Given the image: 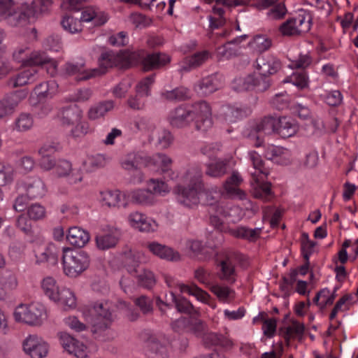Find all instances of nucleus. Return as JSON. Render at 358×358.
<instances>
[{
    "label": "nucleus",
    "instance_id": "nucleus-1",
    "mask_svg": "<svg viewBox=\"0 0 358 358\" xmlns=\"http://www.w3.org/2000/svg\"><path fill=\"white\" fill-rule=\"evenodd\" d=\"M138 60L142 61L145 71H150L169 63L170 57L169 55L162 53L148 54L144 56L141 52L129 50L120 51L117 54L112 51L105 52L101 55L99 59V67L98 69L101 71L99 76L105 73L108 68L126 67Z\"/></svg>",
    "mask_w": 358,
    "mask_h": 358
},
{
    "label": "nucleus",
    "instance_id": "nucleus-2",
    "mask_svg": "<svg viewBox=\"0 0 358 358\" xmlns=\"http://www.w3.org/2000/svg\"><path fill=\"white\" fill-rule=\"evenodd\" d=\"M201 178L202 171L198 166L191 167L182 176L185 185H178L175 189L179 203L187 208L198 205L199 194L204 189Z\"/></svg>",
    "mask_w": 358,
    "mask_h": 358
},
{
    "label": "nucleus",
    "instance_id": "nucleus-3",
    "mask_svg": "<svg viewBox=\"0 0 358 358\" xmlns=\"http://www.w3.org/2000/svg\"><path fill=\"white\" fill-rule=\"evenodd\" d=\"M249 156L253 165V171H250L252 194L255 197L266 201L272 194L271 183L265 181L269 171L264 166L262 157L257 152H250Z\"/></svg>",
    "mask_w": 358,
    "mask_h": 358
},
{
    "label": "nucleus",
    "instance_id": "nucleus-4",
    "mask_svg": "<svg viewBox=\"0 0 358 358\" xmlns=\"http://www.w3.org/2000/svg\"><path fill=\"white\" fill-rule=\"evenodd\" d=\"M108 20L107 14L96 6H86L83 8L80 20L72 16H65L61 22L64 30L71 34L82 31V22H92L94 26H101Z\"/></svg>",
    "mask_w": 358,
    "mask_h": 358
},
{
    "label": "nucleus",
    "instance_id": "nucleus-5",
    "mask_svg": "<svg viewBox=\"0 0 358 358\" xmlns=\"http://www.w3.org/2000/svg\"><path fill=\"white\" fill-rule=\"evenodd\" d=\"M62 264L64 273L76 278L85 271L90 265V257L84 252H74L68 248H62Z\"/></svg>",
    "mask_w": 358,
    "mask_h": 358
},
{
    "label": "nucleus",
    "instance_id": "nucleus-6",
    "mask_svg": "<svg viewBox=\"0 0 358 358\" xmlns=\"http://www.w3.org/2000/svg\"><path fill=\"white\" fill-rule=\"evenodd\" d=\"M312 21L311 13L301 9L296 15L284 22L279 27V31L283 36H298L302 33H306L310 29Z\"/></svg>",
    "mask_w": 358,
    "mask_h": 358
},
{
    "label": "nucleus",
    "instance_id": "nucleus-7",
    "mask_svg": "<svg viewBox=\"0 0 358 358\" xmlns=\"http://www.w3.org/2000/svg\"><path fill=\"white\" fill-rule=\"evenodd\" d=\"M14 317L17 322L29 325H40L46 318L45 308L39 303L20 304L15 310Z\"/></svg>",
    "mask_w": 358,
    "mask_h": 358
},
{
    "label": "nucleus",
    "instance_id": "nucleus-8",
    "mask_svg": "<svg viewBox=\"0 0 358 358\" xmlns=\"http://www.w3.org/2000/svg\"><path fill=\"white\" fill-rule=\"evenodd\" d=\"M277 119L268 116L259 121L250 122L244 130L243 135L252 140H256L255 146H260L262 143V134L270 135L277 133Z\"/></svg>",
    "mask_w": 358,
    "mask_h": 358
},
{
    "label": "nucleus",
    "instance_id": "nucleus-9",
    "mask_svg": "<svg viewBox=\"0 0 358 358\" xmlns=\"http://www.w3.org/2000/svg\"><path fill=\"white\" fill-rule=\"evenodd\" d=\"M88 311L89 317L93 323V334H98L109 327L113 319L108 303H96Z\"/></svg>",
    "mask_w": 358,
    "mask_h": 358
},
{
    "label": "nucleus",
    "instance_id": "nucleus-10",
    "mask_svg": "<svg viewBox=\"0 0 358 358\" xmlns=\"http://www.w3.org/2000/svg\"><path fill=\"white\" fill-rule=\"evenodd\" d=\"M193 117L195 128L200 131L206 132L213 125L211 108L209 104L204 101H198L192 105L188 109Z\"/></svg>",
    "mask_w": 358,
    "mask_h": 358
},
{
    "label": "nucleus",
    "instance_id": "nucleus-11",
    "mask_svg": "<svg viewBox=\"0 0 358 358\" xmlns=\"http://www.w3.org/2000/svg\"><path fill=\"white\" fill-rule=\"evenodd\" d=\"M235 256V253L229 252L216 259L217 278L229 285H233L236 281L237 273L233 260V257Z\"/></svg>",
    "mask_w": 358,
    "mask_h": 358
},
{
    "label": "nucleus",
    "instance_id": "nucleus-12",
    "mask_svg": "<svg viewBox=\"0 0 358 358\" xmlns=\"http://www.w3.org/2000/svg\"><path fill=\"white\" fill-rule=\"evenodd\" d=\"M164 278L167 286L171 289V291L175 292L174 289H178L182 293H188L196 298L197 300L210 304V295L196 285L188 286L182 283H180L173 277L164 275Z\"/></svg>",
    "mask_w": 358,
    "mask_h": 358
},
{
    "label": "nucleus",
    "instance_id": "nucleus-13",
    "mask_svg": "<svg viewBox=\"0 0 358 358\" xmlns=\"http://www.w3.org/2000/svg\"><path fill=\"white\" fill-rule=\"evenodd\" d=\"M23 350L31 358H44L48 353V345L36 334L28 336L22 342Z\"/></svg>",
    "mask_w": 358,
    "mask_h": 358
},
{
    "label": "nucleus",
    "instance_id": "nucleus-14",
    "mask_svg": "<svg viewBox=\"0 0 358 358\" xmlns=\"http://www.w3.org/2000/svg\"><path fill=\"white\" fill-rule=\"evenodd\" d=\"M67 76H76L78 81L86 80L99 76L101 71L99 69H86L84 62H69L63 67Z\"/></svg>",
    "mask_w": 358,
    "mask_h": 358
},
{
    "label": "nucleus",
    "instance_id": "nucleus-15",
    "mask_svg": "<svg viewBox=\"0 0 358 358\" xmlns=\"http://www.w3.org/2000/svg\"><path fill=\"white\" fill-rule=\"evenodd\" d=\"M59 343L65 351L78 358H85L87 356V348L83 343L80 342L66 332L57 334Z\"/></svg>",
    "mask_w": 358,
    "mask_h": 358
},
{
    "label": "nucleus",
    "instance_id": "nucleus-16",
    "mask_svg": "<svg viewBox=\"0 0 358 358\" xmlns=\"http://www.w3.org/2000/svg\"><path fill=\"white\" fill-rule=\"evenodd\" d=\"M60 252V249L53 243L39 246L34 250L35 264L41 265L47 263L50 266H55L58 263Z\"/></svg>",
    "mask_w": 358,
    "mask_h": 358
},
{
    "label": "nucleus",
    "instance_id": "nucleus-17",
    "mask_svg": "<svg viewBox=\"0 0 358 358\" xmlns=\"http://www.w3.org/2000/svg\"><path fill=\"white\" fill-rule=\"evenodd\" d=\"M127 220L131 227L142 232L155 231L157 229L155 220L138 211L130 213Z\"/></svg>",
    "mask_w": 358,
    "mask_h": 358
},
{
    "label": "nucleus",
    "instance_id": "nucleus-18",
    "mask_svg": "<svg viewBox=\"0 0 358 358\" xmlns=\"http://www.w3.org/2000/svg\"><path fill=\"white\" fill-rule=\"evenodd\" d=\"M222 76L215 73L203 78L195 85V90L201 95H209L222 86Z\"/></svg>",
    "mask_w": 358,
    "mask_h": 358
},
{
    "label": "nucleus",
    "instance_id": "nucleus-19",
    "mask_svg": "<svg viewBox=\"0 0 358 358\" xmlns=\"http://www.w3.org/2000/svg\"><path fill=\"white\" fill-rule=\"evenodd\" d=\"M256 62L257 69L264 76L275 74L281 68L280 60L273 55H260Z\"/></svg>",
    "mask_w": 358,
    "mask_h": 358
},
{
    "label": "nucleus",
    "instance_id": "nucleus-20",
    "mask_svg": "<svg viewBox=\"0 0 358 358\" xmlns=\"http://www.w3.org/2000/svg\"><path fill=\"white\" fill-rule=\"evenodd\" d=\"M149 251L160 259L171 262L180 260V255L170 247L160 244L157 242H150L147 245Z\"/></svg>",
    "mask_w": 358,
    "mask_h": 358
},
{
    "label": "nucleus",
    "instance_id": "nucleus-21",
    "mask_svg": "<svg viewBox=\"0 0 358 358\" xmlns=\"http://www.w3.org/2000/svg\"><path fill=\"white\" fill-rule=\"evenodd\" d=\"M38 77L39 75L37 69L36 67H30L10 78L8 81V85L11 87L24 86L33 83Z\"/></svg>",
    "mask_w": 358,
    "mask_h": 358
},
{
    "label": "nucleus",
    "instance_id": "nucleus-22",
    "mask_svg": "<svg viewBox=\"0 0 358 358\" xmlns=\"http://www.w3.org/2000/svg\"><path fill=\"white\" fill-rule=\"evenodd\" d=\"M148 162V157L143 153L132 152L122 158L120 165L125 171H130L147 166Z\"/></svg>",
    "mask_w": 358,
    "mask_h": 358
},
{
    "label": "nucleus",
    "instance_id": "nucleus-23",
    "mask_svg": "<svg viewBox=\"0 0 358 358\" xmlns=\"http://www.w3.org/2000/svg\"><path fill=\"white\" fill-rule=\"evenodd\" d=\"M168 120L173 127L183 128L193 121V117H191L188 108L178 107L170 112Z\"/></svg>",
    "mask_w": 358,
    "mask_h": 358
},
{
    "label": "nucleus",
    "instance_id": "nucleus-24",
    "mask_svg": "<svg viewBox=\"0 0 358 358\" xmlns=\"http://www.w3.org/2000/svg\"><path fill=\"white\" fill-rule=\"evenodd\" d=\"M83 117V111L77 105L63 107L59 113V117L62 124L71 125L80 122Z\"/></svg>",
    "mask_w": 358,
    "mask_h": 358
},
{
    "label": "nucleus",
    "instance_id": "nucleus-25",
    "mask_svg": "<svg viewBox=\"0 0 358 358\" xmlns=\"http://www.w3.org/2000/svg\"><path fill=\"white\" fill-rule=\"evenodd\" d=\"M243 182V178L237 171H234L230 177L224 183V187L227 194L231 198L243 199L245 197L244 192L238 186Z\"/></svg>",
    "mask_w": 358,
    "mask_h": 358
},
{
    "label": "nucleus",
    "instance_id": "nucleus-26",
    "mask_svg": "<svg viewBox=\"0 0 358 358\" xmlns=\"http://www.w3.org/2000/svg\"><path fill=\"white\" fill-rule=\"evenodd\" d=\"M145 342L150 358H169L166 347L160 343L156 336L148 335Z\"/></svg>",
    "mask_w": 358,
    "mask_h": 358
},
{
    "label": "nucleus",
    "instance_id": "nucleus-27",
    "mask_svg": "<svg viewBox=\"0 0 358 358\" xmlns=\"http://www.w3.org/2000/svg\"><path fill=\"white\" fill-rule=\"evenodd\" d=\"M224 10L222 8L213 7L212 14L208 15L209 31L208 37L210 40L214 39L215 31L222 29L226 23V19L224 17Z\"/></svg>",
    "mask_w": 358,
    "mask_h": 358
},
{
    "label": "nucleus",
    "instance_id": "nucleus-28",
    "mask_svg": "<svg viewBox=\"0 0 358 358\" xmlns=\"http://www.w3.org/2000/svg\"><path fill=\"white\" fill-rule=\"evenodd\" d=\"M210 57L208 50L197 52L190 57H186L180 66V71L187 72L204 64Z\"/></svg>",
    "mask_w": 358,
    "mask_h": 358
},
{
    "label": "nucleus",
    "instance_id": "nucleus-29",
    "mask_svg": "<svg viewBox=\"0 0 358 358\" xmlns=\"http://www.w3.org/2000/svg\"><path fill=\"white\" fill-rule=\"evenodd\" d=\"M250 113V108L245 106H225L222 107L223 116L228 122H234L239 119L246 117Z\"/></svg>",
    "mask_w": 358,
    "mask_h": 358
},
{
    "label": "nucleus",
    "instance_id": "nucleus-30",
    "mask_svg": "<svg viewBox=\"0 0 358 358\" xmlns=\"http://www.w3.org/2000/svg\"><path fill=\"white\" fill-rule=\"evenodd\" d=\"M35 15V10L29 8V4H24L20 12H15L8 18V23L12 26H22L27 24L30 17Z\"/></svg>",
    "mask_w": 358,
    "mask_h": 358
},
{
    "label": "nucleus",
    "instance_id": "nucleus-31",
    "mask_svg": "<svg viewBox=\"0 0 358 358\" xmlns=\"http://www.w3.org/2000/svg\"><path fill=\"white\" fill-rule=\"evenodd\" d=\"M66 239L71 245L82 248L89 241L90 235L83 229L73 227L69 229Z\"/></svg>",
    "mask_w": 358,
    "mask_h": 358
},
{
    "label": "nucleus",
    "instance_id": "nucleus-32",
    "mask_svg": "<svg viewBox=\"0 0 358 358\" xmlns=\"http://www.w3.org/2000/svg\"><path fill=\"white\" fill-rule=\"evenodd\" d=\"M114 107L115 103L113 101L108 100L99 102L90 107L87 113L88 117L92 120L103 117L111 111Z\"/></svg>",
    "mask_w": 358,
    "mask_h": 358
},
{
    "label": "nucleus",
    "instance_id": "nucleus-33",
    "mask_svg": "<svg viewBox=\"0 0 358 358\" xmlns=\"http://www.w3.org/2000/svg\"><path fill=\"white\" fill-rule=\"evenodd\" d=\"M210 291L224 303H231L236 298L235 290L227 285L215 284L210 286Z\"/></svg>",
    "mask_w": 358,
    "mask_h": 358
},
{
    "label": "nucleus",
    "instance_id": "nucleus-34",
    "mask_svg": "<svg viewBox=\"0 0 358 358\" xmlns=\"http://www.w3.org/2000/svg\"><path fill=\"white\" fill-rule=\"evenodd\" d=\"M277 133L282 138L293 136L297 131L298 127L290 117H281L277 119Z\"/></svg>",
    "mask_w": 358,
    "mask_h": 358
},
{
    "label": "nucleus",
    "instance_id": "nucleus-35",
    "mask_svg": "<svg viewBox=\"0 0 358 358\" xmlns=\"http://www.w3.org/2000/svg\"><path fill=\"white\" fill-rule=\"evenodd\" d=\"M123 195L117 190H105L100 192V201L108 207H120ZM122 205L125 207L126 204Z\"/></svg>",
    "mask_w": 358,
    "mask_h": 358
},
{
    "label": "nucleus",
    "instance_id": "nucleus-36",
    "mask_svg": "<svg viewBox=\"0 0 358 358\" xmlns=\"http://www.w3.org/2000/svg\"><path fill=\"white\" fill-rule=\"evenodd\" d=\"M120 233L118 231H113L96 237V243L99 249L106 250L114 248L118 243Z\"/></svg>",
    "mask_w": 358,
    "mask_h": 358
},
{
    "label": "nucleus",
    "instance_id": "nucleus-37",
    "mask_svg": "<svg viewBox=\"0 0 358 358\" xmlns=\"http://www.w3.org/2000/svg\"><path fill=\"white\" fill-rule=\"evenodd\" d=\"M58 85L55 80L41 83L34 88L35 94L39 99H51L57 92Z\"/></svg>",
    "mask_w": 358,
    "mask_h": 358
},
{
    "label": "nucleus",
    "instance_id": "nucleus-38",
    "mask_svg": "<svg viewBox=\"0 0 358 358\" xmlns=\"http://www.w3.org/2000/svg\"><path fill=\"white\" fill-rule=\"evenodd\" d=\"M161 97L169 101H182L191 97V92L185 87H178L172 90L162 92Z\"/></svg>",
    "mask_w": 358,
    "mask_h": 358
},
{
    "label": "nucleus",
    "instance_id": "nucleus-39",
    "mask_svg": "<svg viewBox=\"0 0 358 358\" xmlns=\"http://www.w3.org/2000/svg\"><path fill=\"white\" fill-rule=\"evenodd\" d=\"M228 162L224 159H216L206 164V174L213 178H220L227 173Z\"/></svg>",
    "mask_w": 358,
    "mask_h": 358
},
{
    "label": "nucleus",
    "instance_id": "nucleus-40",
    "mask_svg": "<svg viewBox=\"0 0 358 358\" xmlns=\"http://www.w3.org/2000/svg\"><path fill=\"white\" fill-rule=\"evenodd\" d=\"M229 232L231 235L236 238L248 240L249 241H255L259 236L261 229H250L241 226L230 229Z\"/></svg>",
    "mask_w": 358,
    "mask_h": 358
},
{
    "label": "nucleus",
    "instance_id": "nucleus-41",
    "mask_svg": "<svg viewBox=\"0 0 358 358\" xmlns=\"http://www.w3.org/2000/svg\"><path fill=\"white\" fill-rule=\"evenodd\" d=\"M53 301L57 302L65 310L75 308L76 305V299L73 292L69 289L66 288L59 290L57 294V298Z\"/></svg>",
    "mask_w": 358,
    "mask_h": 358
},
{
    "label": "nucleus",
    "instance_id": "nucleus-42",
    "mask_svg": "<svg viewBox=\"0 0 358 358\" xmlns=\"http://www.w3.org/2000/svg\"><path fill=\"white\" fill-rule=\"evenodd\" d=\"M27 196L30 199L41 197L45 194V187L43 181L40 178H34L25 184Z\"/></svg>",
    "mask_w": 358,
    "mask_h": 358
},
{
    "label": "nucleus",
    "instance_id": "nucleus-43",
    "mask_svg": "<svg viewBox=\"0 0 358 358\" xmlns=\"http://www.w3.org/2000/svg\"><path fill=\"white\" fill-rule=\"evenodd\" d=\"M129 196L131 202L139 205H150L154 200L152 193L148 189H138L131 191L129 192Z\"/></svg>",
    "mask_w": 358,
    "mask_h": 358
},
{
    "label": "nucleus",
    "instance_id": "nucleus-44",
    "mask_svg": "<svg viewBox=\"0 0 358 358\" xmlns=\"http://www.w3.org/2000/svg\"><path fill=\"white\" fill-rule=\"evenodd\" d=\"M238 210L237 207L229 208L222 203H215L210 206L208 211L210 215H213V219H217L216 223L218 224L221 223L219 217H229L231 215L232 211H237Z\"/></svg>",
    "mask_w": 358,
    "mask_h": 358
},
{
    "label": "nucleus",
    "instance_id": "nucleus-45",
    "mask_svg": "<svg viewBox=\"0 0 358 358\" xmlns=\"http://www.w3.org/2000/svg\"><path fill=\"white\" fill-rule=\"evenodd\" d=\"M135 132L152 133L156 125L152 120L147 117H138L133 122Z\"/></svg>",
    "mask_w": 358,
    "mask_h": 358
},
{
    "label": "nucleus",
    "instance_id": "nucleus-46",
    "mask_svg": "<svg viewBox=\"0 0 358 358\" xmlns=\"http://www.w3.org/2000/svg\"><path fill=\"white\" fill-rule=\"evenodd\" d=\"M150 139L151 141L155 140L157 144L161 148H167L172 143L173 137L169 130L161 129L157 131L155 135L152 134L150 136Z\"/></svg>",
    "mask_w": 358,
    "mask_h": 358
},
{
    "label": "nucleus",
    "instance_id": "nucleus-47",
    "mask_svg": "<svg viewBox=\"0 0 358 358\" xmlns=\"http://www.w3.org/2000/svg\"><path fill=\"white\" fill-rule=\"evenodd\" d=\"M41 287L44 294L52 301L57 298L59 292L56 280L52 277H46L41 282Z\"/></svg>",
    "mask_w": 358,
    "mask_h": 358
},
{
    "label": "nucleus",
    "instance_id": "nucleus-48",
    "mask_svg": "<svg viewBox=\"0 0 358 358\" xmlns=\"http://www.w3.org/2000/svg\"><path fill=\"white\" fill-rule=\"evenodd\" d=\"M136 273L138 284L145 288H151L155 284V277L153 273L147 269L134 270Z\"/></svg>",
    "mask_w": 358,
    "mask_h": 358
},
{
    "label": "nucleus",
    "instance_id": "nucleus-49",
    "mask_svg": "<svg viewBox=\"0 0 358 358\" xmlns=\"http://www.w3.org/2000/svg\"><path fill=\"white\" fill-rule=\"evenodd\" d=\"M305 327L303 323L296 320H292V324L285 327L283 331L284 338L289 342L294 337L301 338L303 335Z\"/></svg>",
    "mask_w": 358,
    "mask_h": 358
},
{
    "label": "nucleus",
    "instance_id": "nucleus-50",
    "mask_svg": "<svg viewBox=\"0 0 358 358\" xmlns=\"http://www.w3.org/2000/svg\"><path fill=\"white\" fill-rule=\"evenodd\" d=\"M170 300L175 303L176 308L180 313L191 314L193 313L192 304L184 297H176V292L170 291Z\"/></svg>",
    "mask_w": 358,
    "mask_h": 358
},
{
    "label": "nucleus",
    "instance_id": "nucleus-51",
    "mask_svg": "<svg viewBox=\"0 0 358 358\" xmlns=\"http://www.w3.org/2000/svg\"><path fill=\"white\" fill-rule=\"evenodd\" d=\"M272 45L271 40L264 35H257L251 42L252 48L259 52L268 50Z\"/></svg>",
    "mask_w": 358,
    "mask_h": 358
},
{
    "label": "nucleus",
    "instance_id": "nucleus-52",
    "mask_svg": "<svg viewBox=\"0 0 358 358\" xmlns=\"http://www.w3.org/2000/svg\"><path fill=\"white\" fill-rule=\"evenodd\" d=\"M254 81L252 83V90H256L258 92H264L269 88L271 85V79L268 76L261 75H251Z\"/></svg>",
    "mask_w": 358,
    "mask_h": 358
},
{
    "label": "nucleus",
    "instance_id": "nucleus-53",
    "mask_svg": "<svg viewBox=\"0 0 358 358\" xmlns=\"http://www.w3.org/2000/svg\"><path fill=\"white\" fill-rule=\"evenodd\" d=\"M92 95L90 88H81L66 97V101L85 102L88 101Z\"/></svg>",
    "mask_w": 358,
    "mask_h": 358
},
{
    "label": "nucleus",
    "instance_id": "nucleus-54",
    "mask_svg": "<svg viewBox=\"0 0 358 358\" xmlns=\"http://www.w3.org/2000/svg\"><path fill=\"white\" fill-rule=\"evenodd\" d=\"M153 83V76H148L143 78L136 86V93L141 97H147L150 96V87Z\"/></svg>",
    "mask_w": 358,
    "mask_h": 358
},
{
    "label": "nucleus",
    "instance_id": "nucleus-55",
    "mask_svg": "<svg viewBox=\"0 0 358 358\" xmlns=\"http://www.w3.org/2000/svg\"><path fill=\"white\" fill-rule=\"evenodd\" d=\"M48 61V57L43 52L31 51L25 66H43Z\"/></svg>",
    "mask_w": 358,
    "mask_h": 358
},
{
    "label": "nucleus",
    "instance_id": "nucleus-56",
    "mask_svg": "<svg viewBox=\"0 0 358 358\" xmlns=\"http://www.w3.org/2000/svg\"><path fill=\"white\" fill-rule=\"evenodd\" d=\"M148 189L152 193V195H162L169 192L168 185L163 181L150 179L148 182Z\"/></svg>",
    "mask_w": 358,
    "mask_h": 358
},
{
    "label": "nucleus",
    "instance_id": "nucleus-57",
    "mask_svg": "<svg viewBox=\"0 0 358 358\" xmlns=\"http://www.w3.org/2000/svg\"><path fill=\"white\" fill-rule=\"evenodd\" d=\"M254 81L252 76L248 75L245 78H236L233 83V89L237 92H244L252 90V83Z\"/></svg>",
    "mask_w": 358,
    "mask_h": 358
},
{
    "label": "nucleus",
    "instance_id": "nucleus-58",
    "mask_svg": "<svg viewBox=\"0 0 358 358\" xmlns=\"http://www.w3.org/2000/svg\"><path fill=\"white\" fill-rule=\"evenodd\" d=\"M33 118L29 114L22 113L15 121V128L19 131H25L33 126Z\"/></svg>",
    "mask_w": 358,
    "mask_h": 358
},
{
    "label": "nucleus",
    "instance_id": "nucleus-59",
    "mask_svg": "<svg viewBox=\"0 0 358 358\" xmlns=\"http://www.w3.org/2000/svg\"><path fill=\"white\" fill-rule=\"evenodd\" d=\"M207 330V326L201 320L196 318H191V322L189 326V332H191L197 337L201 338Z\"/></svg>",
    "mask_w": 358,
    "mask_h": 358
},
{
    "label": "nucleus",
    "instance_id": "nucleus-60",
    "mask_svg": "<svg viewBox=\"0 0 358 358\" xmlns=\"http://www.w3.org/2000/svg\"><path fill=\"white\" fill-rule=\"evenodd\" d=\"M14 169L11 166L0 164V186L6 185L13 179Z\"/></svg>",
    "mask_w": 358,
    "mask_h": 358
},
{
    "label": "nucleus",
    "instance_id": "nucleus-61",
    "mask_svg": "<svg viewBox=\"0 0 358 358\" xmlns=\"http://www.w3.org/2000/svg\"><path fill=\"white\" fill-rule=\"evenodd\" d=\"M211 273L202 267H199L194 271V278L200 282L205 285L210 289V286L214 285L211 283Z\"/></svg>",
    "mask_w": 358,
    "mask_h": 358
},
{
    "label": "nucleus",
    "instance_id": "nucleus-62",
    "mask_svg": "<svg viewBox=\"0 0 358 358\" xmlns=\"http://www.w3.org/2000/svg\"><path fill=\"white\" fill-rule=\"evenodd\" d=\"M27 215L31 220H38L44 217L45 210L43 206L34 203L28 207Z\"/></svg>",
    "mask_w": 358,
    "mask_h": 358
},
{
    "label": "nucleus",
    "instance_id": "nucleus-63",
    "mask_svg": "<svg viewBox=\"0 0 358 358\" xmlns=\"http://www.w3.org/2000/svg\"><path fill=\"white\" fill-rule=\"evenodd\" d=\"M30 50L27 46H19L13 51V58L17 62L25 66Z\"/></svg>",
    "mask_w": 358,
    "mask_h": 358
},
{
    "label": "nucleus",
    "instance_id": "nucleus-64",
    "mask_svg": "<svg viewBox=\"0 0 358 358\" xmlns=\"http://www.w3.org/2000/svg\"><path fill=\"white\" fill-rule=\"evenodd\" d=\"M43 46L50 50L58 52L62 48L61 38L58 35H51L45 39Z\"/></svg>",
    "mask_w": 358,
    "mask_h": 358
}]
</instances>
